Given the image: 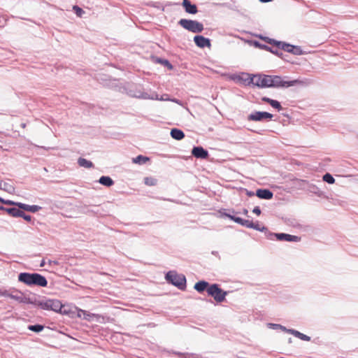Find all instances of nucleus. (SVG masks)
I'll return each mask as SVG.
<instances>
[{"mask_svg":"<svg viewBox=\"0 0 358 358\" xmlns=\"http://www.w3.org/2000/svg\"><path fill=\"white\" fill-rule=\"evenodd\" d=\"M18 280L29 286L46 287L48 284L45 278L38 273H21L18 275Z\"/></svg>","mask_w":358,"mask_h":358,"instance_id":"obj_1","label":"nucleus"},{"mask_svg":"<svg viewBox=\"0 0 358 358\" xmlns=\"http://www.w3.org/2000/svg\"><path fill=\"white\" fill-rule=\"evenodd\" d=\"M7 295H8V290L0 288V296L7 297Z\"/></svg>","mask_w":358,"mask_h":358,"instance_id":"obj_39","label":"nucleus"},{"mask_svg":"<svg viewBox=\"0 0 358 358\" xmlns=\"http://www.w3.org/2000/svg\"><path fill=\"white\" fill-rule=\"evenodd\" d=\"M17 207L24 210H27L31 213H36L41 209V207L36 205H28L23 203L17 204Z\"/></svg>","mask_w":358,"mask_h":358,"instance_id":"obj_17","label":"nucleus"},{"mask_svg":"<svg viewBox=\"0 0 358 358\" xmlns=\"http://www.w3.org/2000/svg\"><path fill=\"white\" fill-rule=\"evenodd\" d=\"M25 126H26V124H22V127L23 128H24V127H25Z\"/></svg>","mask_w":358,"mask_h":358,"instance_id":"obj_52","label":"nucleus"},{"mask_svg":"<svg viewBox=\"0 0 358 358\" xmlns=\"http://www.w3.org/2000/svg\"><path fill=\"white\" fill-rule=\"evenodd\" d=\"M274 236L279 241H285L288 242H296L299 241V238L298 236L287 234H275Z\"/></svg>","mask_w":358,"mask_h":358,"instance_id":"obj_15","label":"nucleus"},{"mask_svg":"<svg viewBox=\"0 0 358 358\" xmlns=\"http://www.w3.org/2000/svg\"><path fill=\"white\" fill-rule=\"evenodd\" d=\"M292 53L296 55H300L302 54V50H301V48L299 47L294 46V50L292 51Z\"/></svg>","mask_w":358,"mask_h":358,"instance_id":"obj_38","label":"nucleus"},{"mask_svg":"<svg viewBox=\"0 0 358 358\" xmlns=\"http://www.w3.org/2000/svg\"><path fill=\"white\" fill-rule=\"evenodd\" d=\"M138 97L144 99H159V95L157 94H153L152 95H150L147 92H143L141 95L138 96Z\"/></svg>","mask_w":358,"mask_h":358,"instance_id":"obj_27","label":"nucleus"},{"mask_svg":"<svg viewBox=\"0 0 358 358\" xmlns=\"http://www.w3.org/2000/svg\"><path fill=\"white\" fill-rule=\"evenodd\" d=\"M208 295L213 297L217 302H222L227 296V292L220 289L217 285H210L207 289Z\"/></svg>","mask_w":358,"mask_h":358,"instance_id":"obj_7","label":"nucleus"},{"mask_svg":"<svg viewBox=\"0 0 358 358\" xmlns=\"http://www.w3.org/2000/svg\"><path fill=\"white\" fill-rule=\"evenodd\" d=\"M45 265V260H42L41 263L40 264V266H44Z\"/></svg>","mask_w":358,"mask_h":358,"instance_id":"obj_47","label":"nucleus"},{"mask_svg":"<svg viewBox=\"0 0 358 358\" xmlns=\"http://www.w3.org/2000/svg\"><path fill=\"white\" fill-rule=\"evenodd\" d=\"M252 77L249 74L243 73L241 76H238V79L241 80L244 82H248V83H251L250 78Z\"/></svg>","mask_w":358,"mask_h":358,"instance_id":"obj_33","label":"nucleus"},{"mask_svg":"<svg viewBox=\"0 0 358 358\" xmlns=\"http://www.w3.org/2000/svg\"><path fill=\"white\" fill-rule=\"evenodd\" d=\"M166 280L179 288L184 290L186 287V278L182 274H178L174 271H169L166 275Z\"/></svg>","mask_w":358,"mask_h":358,"instance_id":"obj_2","label":"nucleus"},{"mask_svg":"<svg viewBox=\"0 0 358 358\" xmlns=\"http://www.w3.org/2000/svg\"><path fill=\"white\" fill-rule=\"evenodd\" d=\"M58 264V262H56V261H51V260H49V261H48V264H49V265H52V264Z\"/></svg>","mask_w":358,"mask_h":358,"instance_id":"obj_46","label":"nucleus"},{"mask_svg":"<svg viewBox=\"0 0 358 358\" xmlns=\"http://www.w3.org/2000/svg\"><path fill=\"white\" fill-rule=\"evenodd\" d=\"M171 136L178 141L182 140L185 137L183 131L178 129H172L171 130Z\"/></svg>","mask_w":358,"mask_h":358,"instance_id":"obj_20","label":"nucleus"},{"mask_svg":"<svg viewBox=\"0 0 358 358\" xmlns=\"http://www.w3.org/2000/svg\"><path fill=\"white\" fill-rule=\"evenodd\" d=\"M252 229H256L258 231H264L265 229L264 227L260 228L257 224H256L254 223H253V227Z\"/></svg>","mask_w":358,"mask_h":358,"instance_id":"obj_42","label":"nucleus"},{"mask_svg":"<svg viewBox=\"0 0 358 358\" xmlns=\"http://www.w3.org/2000/svg\"><path fill=\"white\" fill-rule=\"evenodd\" d=\"M243 213L246 215L248 213V210L247 209H244L243 210Z\"/></svg>","mask_w":358,"mask_h":358,"instance_id":"obj_49","label":"nucleus"},{"mask_svg":"<svg viewBox=\"0 0 358 358\" xmlns=\"http://www.w3.org/2000/svg\"><path fill=\"white\" fill-rule=\"evenodd\" d=\"M99 182L101 185L106 186V187H110L114 183L113 180L108 176H101L99 180Z\"/></svg>","mask_w":358,"mask_h":358,"instance_id":"obj_24","label":"nucleus"},{"mask_svg":"<svg viewBox=\"0 0 358 358\" xmlns=\"http://www.w3.org/2000/svg\"><path fill=\"white\" fill-rule=\"evenodd\" d=\"M149 158L143 155H138L135 158L132 159V162L134 164H143L149 161Z\"/></svg>","mask_w":358,"mask_h":358,"instance_id":"obj_26","label":"nucleus"},{"mask_svg":"<svg viewBox=\"0 0 358 358\" xmlns=\"http://www.w3.org/2000/svg\"><path fill=\"white\" fill-rule=\"evenodd\" d=\"M194 41L195 44L201 48L210 47V41L208 38L203 37V36L197 35L194 37Z\"/></svg>","mask_w":358,"mask_h":358,"instance_id":"obj_13","label":"nucleus"},{"mask_svg":"<svg viewBox=\"0 0 358 358\" xmlns=\"http://www.w3.org/2000/svg\"><path fill=\"white\" fill-rule=\"evenodd\" d=\"M256 195L260 198L264 199H271L273 198V193L268 189H259L256 192Z\"/></svg>","mask_w":358,"mask_h":358,"instance_id":"obj_16","label":"nucleus"},{"mask_svg":"<svg viewBox=\"0 0 358 358\" xmlns=\"http://www.w3.org/2000/svg\"><path fill=\"white\" fill-rule=\"evenodd\" d=\"M242 226L246 227L247 228H252L253 222L248 220H243Z\"/></svg>","mask_w":358,"mask_h":358,"instance_id":"obj_36","label":"nucleus"},{"mask_svg":"<svg viewBox=\"0 0 358 358\" xmlns=\"http://www.w3.org/2000/svg\"><path fill=\"white\" fill-rule=\"evenodd\" d=\"M288 333L294 335V336L299 338V339H301L302 341H310V336L305 335V334L299 332V331L291 329L290 330H288Z\"/></svg>","mask_w":358,"mask_h":358,"instance_id":"obj_19","label":"nucleus"},{"mask_svg":"<svg viewBox=\"0 0 358 358\" xmlns=\"http://www.w3.org/2000/svg\"><path fill=\"white\" fill-rule=\"evenodd\" d=\"M160 101H171V99L169 98V96L167 94L163 95L161 97H159V99Z\"/></svg>","mask_w":358,"mask_h":358,"instance_id":"obj_41","label":"nucleus"},{"mask_svg":"<svg viewBox=\"0 0 358 358\" xmlns=\"http://www.w3.org/2000/svg\"><path fill=\"white\" fill-rule=\"evenodd\" d=\"M250 82L254 85L259 87H270V76L255 75L252 76Z\"/></svg>","mask_w":358,"mask_h":358,"instance_id":"obj_8","label":"nucleus"},{"mask_svg":"<svg viewBox=\"0 0 358 358\" xmlns=\"http://www.w3.org/2000/svg\"><path fill=\"white\" fill-rule=\"evenodd\" d=\"M2 201H3V199L0 197V202L2 203Z\"/></svg>","mask_w":358,"mask_h":358,"instance_id":"obj_51","label":"nucleus"},{"mask_svg":"<svg viewBox=\"0 0 358 358\" xmlns=\"http://www.w3.org/2000/svg\"><path fill=\"white\" fill-rule=\"evenodd\" d=\"M192 154L199 159H206L208 156V151L204 150L202 147H194L192 150Z\"/></svg>","mask_w":358,"mask_h":358,"instance_id":"obj_14","label":"nucleus"},{"mask_svg":"<svg viewBox=\"0 0 358 358\" xmlns=\"http://www.w3.org/2000/svg\"><path fill=\"white\" fill-rule=\"evenodd\" d=\"M2 203L8 204V205H14V206H17V204L21 203L20 202H14V201H10V200H4L3 199V201H2Z\"/></svg>","mask_w":358,"mask_h":358,"instance_id":"obj_37","label":"nucleus"},{"mask_svg":"<svg viewBox=\"0 0 358 358\" xmlns=\"http://www.w3.org/2000/svg\"><path fill=\"white\" fill-rule=\"evenodd\" d=\"M273 115L268 112L255 111L248 115V120L250 121H263L264 120H271Z\"/></svg>","mask_w":358,"mask_h":358,"instance_id":"obj_10","label":"nucleus"},{"mask_svg":"<svg viewBox=\"0 0 358 358\" xmlns=\"http://www.w3.org/2000/svg\"><path fill=\"white\" fill-rule=\"evenodd\" d=\"M268 326L270 327V328H273V329H281L283 331H285V332H287L288 333V330H290L291 329H287L285 327H283L280 324H273V323H269L268 324Z\"/></svg>","mask_w":358,"mask_h":358,"instance_id":"obj_28","label":"nucleus"},{"mask_svg":"<svg viewBox=\"0 0 358 358\" xmlns=\"http://www.w3.org/2000/svg\"><path fill=\"white\" fill-rule=\"evenodd\" d=\"M178 23L184 29L193 33H200L203 30V24L196 20L181 19Z\"/></svg>","mask_w":358,"mask_h":358,"instance_id":"obj_5","label":"nucleus"},{"mask_svg":"<svg viewBox=\"0 0 358 358\" xmlns=\"http://www.w3.org/2000/svg\"><path fill=\"white\" fill-rule=\"evenodd\" d=\"M262 101H265V102H266V103L270 104L271 102L273 101V99L264 96V97L262 98Z\"/></svg>","mask_w":358,"mask_h":358,"instance_id":"obj_43","label":"nucleus"},{"mask_svg":"<svg viewBox=\"0 0 358 358\" xmlns=\"http://www.w3.org/2000/svg\"><path fill=\"white\" fill-rule=\"evenodd\" d=\"M1 208H2V207H0V210H2V209H1Z\"/></svg>","mask_w":358,"mask_h":358,"instance_id":"obj_53","label":"nucleus"},{"mask_svg":"<svg viewBox=\"0 0 358 358\" xmlns=\"http://www.w3.org/2000/svg\"><path fill=\"white\" fill-rule=\"evenodd\" d=\"M7 297L20 303H29L30 302L29 298H27L22 292L16 289H9Z\"/></svg>","mask_w":358,"mask_h":358,"instance_id":"obj_9","label":"nucleus"},{"mask_svg":"<svg viewBox=\"0 0 358 358\" xmlns=\"http://www.w3.org/2000/svg\"><path fill=\"white\" fill-rule=\"evenodd\" d=\"M171 101H173V102H175V103H178L179 105H182L181 102L179 100H178V99H171Z\"/></svg>","mask_w":358,"mask_h":358,"instance_id":"obj_45","label":"nucleus"},{"mask_svg":"<svg viewBox=\"0 0 358 358\" xmlns=\"http://www.w3.org/2000/svg\"><path fill=\"white\" fill-rule=\"evenodd\" d=\"M302 83L303 82L299 80L288 81L278 76H270V87H289Z\"/></svg>","mask_w":358,"mask_h":358,"instance_id":"obj_3","label":"nucleus"},{"mask_svg":"<svg viewBox=\"0 0 358 358\" xmlns=\"http://www.w3.org/2000/svg\"><path fill=\"white\" fill-rule=\"evenodd\" d=\"M224 215L227 217H229V219H231V220L234 221L235 222L242 225L243 224V219L241 218V217H235V216H233V215H231L229 214H224Z\"/></svg>","mask_w":358,"mask_h":358,"instance_id":"obj_32","label":"nucleus"},{"mask_svg":"<svg viewBox=\"0 0 358 358\" xmlns=\"http://www.w3.org/2000/svg\"><path fill=\"white\" fill-rule=\"evenodd\" d=\"M44 329V327L41 324L29 325L28 329L35 332H40Z\"/></svg>","mask_w":358,"mask_h":358,"instance_id":"obj_29","label":"nucleus"},{"mask_svg":"<svg viewBox=\"0 0 358 358\" xmlns=\"http://www.w3.org/2000/svg\"><path fill=\"white\" fill-rule=\"evenodd\" d=\"M270 105L273 108H274L278 110H280L282 109V106H281L280 103L276 100L273 99V101L271 102Z\"/></svg>","mask_w":358,"mask_h":358,"instance_id":"obj_35","label":"nucleus"},{"mask_svg":"<svg viewBox=\"0 0 358 358\" xmlns=\"http://www.w3.org/2000/svg\"><path fill=\"white\" fill-rule=\"evenodd\" d=\"M2 210H5L7 212L9 215H10L13 217H22L24 220H25L27 222H30L31 220V217L29 215H26L22 210H20V208H1Z\"/></svg>","mask_w":358,"mask_h":358,"instance_id":"obj_11","label":"nucleus"},{"mask_svg":"<svg viewBox=\"0 0 358 358\" xmlns=\"http://www.w3.org/2000/svg\"><path fill=\"white\" fill-rule=\"evenodd\" d=\"M323 180L329 184H334L335 179L330 173H326L323 176Z\"/></svg>","mask_w":358,"mask_h":358,"instance_id":"obj_30","label":"nucleus"},{"mask_svg":"<svg viewBox=\"0 0 358 358\" xmlns=\"http://www.w3.org/2000/svg\"><path fill=\"white\" fill-rule=\"evenodd\" d=\"M253 194H253V193H251V192H248V195H249V196H252V195H253Z\"/></svg>","mask_w":358,"mask_h":358,"instance_id":"obj_50","label":"nucleus"},{"mask_svg":"<svg viewBox=\"0 0 358 358\" xmlns=\"http://www.w3.org/2000/svg\"><path fill=\"white\" fill-rule=\"evenodd\" d=\"M164 64L165 65H166L169 69H172V65L167 61V60H165L164 61Z\"/></svg>","mask_w":358,"mask_h":358,"instance_id":"obj_44","label":"nucleus"},{"mask_svg":"<svg viewBox=\"0 0 358 358\" xmlns=\"http://www.w3.org/2000/svg\"><path fill=\"white\" fill-rule=\"evenodd\" d=\"M78 164L80 166L84 167V168H91L93 166V164L92 162L85 159V158H79L78 160Z\"/></svg>","mask_w":358,"mask_h":358,"instance_id":"obj_25","label":"nucleus"},{"mask_svg":"<svg viewBox=\"0 0 358 358\" xmlns=\"http://www.w3.org/2000/svg\"><path fill=\"white\" fill-rule=\"evenodd\" d=\"M182 6H184L185 11L188 13L196 14L197 13L196 5L191 4L189 0H183Z\"/></svg>","mask_w":358,"mask_h":358,"instance_id":"obj_18","label":"nucleus"},{"mask_svg":"<svg viewBox=\"0 0 358 358\" xmlns=\"http://www.w3.org/2000/svg\"><path fill=\"white\" fill-rule=\"evenodd\" d=\"M208 287H209L208 282L202 280V281H199L198 282H196L194 285V287L197 292H201L204 291L206 289H208Z\"/></svg>","mask_w":358,"mask_h":358,"instance_id":"obj_22","label":"nucleus"},{"mask_svg":"<svg viewBox=\"0 0 358 358\" xmlns=\"http://www.w3.org/2000/svg\"><path fill=\"white\" fill-rule=\"evenodd\" d=\"M79 308L75 306L62 305V308L60 310H59V312L63 315H66L73 318L76 317L77 310Z\"/></svg>","mask_w":358,"mask_h":358,"instance_id":"obj_12","label":"nucleus"},{"mask_svg":"<svg viewBox=\"0 0 358 358\" xmlns=\"http://www.w3.org/2000/svg\"><path fill=\"white\" fill-rule=\"evenodd\" d=\"M76 317L90 322H96L99 323H103L105 321V318L103 316L99 314L92 313L89 311L83 310L81 308L77 310Z\"/></svg>","mask_w":358,"mask_h":358,"instance_id":"obj_4","label":"nucleus"},{"mask_svg":"<svg viewBox=\"0 0 358 358\" xmlns=\"http://www.w3.org/2000/svg\"><path fill=\"white\" fill-rule=\"evenodd\" d=\"M276 45L282 49L283 50L286 51V52H292V51L294 50V45H292L290 44H288V43H282V42H276Z\"/></svg>","mask_w":358,"mask_h":358,"instance_id":"obj_23","label":"nucleus"},{"mask_svg":"<svg viewBox=\"0 0 358 358\" xmlns=\"http://www.w3.org/2000/svg\"><path fill=\"white\" fill-rule=\"evenodd\" d=\"M261 2H264V3H266V2H270L272 0H259Z\"/></svg>","mask_w":358,"mask_h":358,"instance_id":"obj_48","label":"nucleus"},{"mask_svg":"<svg viewBox=\"0 0 358 358\" xmlns=\"http://www.w3.org/2000/svg\"><path fill=\"white\" fill-rule=\"evenodd\" d=\"M0 189L9 194H13L15 191V188L11 184L2 181H0Z\"/></svg>","mask_w":358,"mask_h":358,"instance_id":"obj_21","label":"nucleus"},{"mask_svg":"<svg viewBox=\"0 0 358 358\" xmlns=\"http://www.w3.org/2000/svg\"><path fill=\"white\" fill-rule=\"evenodd\" d=\"M252 212L257 215H259L261 214V210L258 206L255 207L254 209L252 210Z\"/></svg>","mask_w":358,"mask_h":358,"instance_id":"obj_40","label":"nucleus"},{"mask_svg":"<svg viewBox=\"0 0 358 358\" xmlns=\"http://www.w3.org/2000/svg\"><path fill=\"white\" fill-rule=\"evenodd\" d=\"M73 10L75 11L76 14L78 17H81L83 15V14L84 13L83 10L81 8L78 7V6H73Z\"/></svg>","mask_w":358,"mask_h":358,"instance_id":"obj_34","label":"nucleus"},{"mask_svg":"<svg viewBox=\"0 0 358 358\" xmlns=\"http://www.w3.org/2000/svg\"><path fill=\"white\" fill-rule=\"evenodd\" d=\"M38 306L43 310H52L55 312H59V310L62 308V303L60 301L57 299L41 300L38 301Z\"/></svg>","mask_w":358,"mask_h":358,"instance_id":"obj_6","label":"nucleus"},{"mask_svg":"<svg viewBox=\"0 0 358 358\" xmlns=\"http://www.w3.org/2000/svg\"><path fill=\"white\" fill-rule=\"evenodd\" d=\"M144 182L147 185L153 186L157 184V180L151 177H146L144 179Z\"/></svg>","mask_w":358,"mask_h":358,"instance_id":"obj_31","label":"nucleus"}]
</instances>
